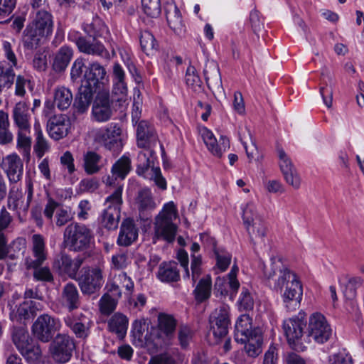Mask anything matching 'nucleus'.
Wrapping results in <instances>:
<instances>
[{"label":"nucleus","mask_w":364,"mask_h":364,"mask_svg":"<svg viewBox=\"0 0 364 364\" xmlns=\"http://www.w3.org/2000/svg\"><path fill=\"white\" fill-rule=\"evenodd\" d=\"M177 216V208L173 201H169L164 205L162 210L155 219L154 242H156V240H164L168 242H171L175 240L177 226L173 223V220L176 219Z\"/></svg>","instance_id":"obj_1"},{"label":"nucleus","mask_w":364,"mask_h":364,"mask_svg":"<svg viewBox=\"0 0 364 364\" xmlns=\"http://www.w3.org/2000/svg\"><path fill=\"white\" fill-rule=\"evenodd\" d=\"M11 336L12 343L28 364L36 363L40 360V346L33 340L25 327H14Z\"/></svg>","instance_id":"obj_2"},{"label":"nucleus","mask_w":364,"mask_h":364,"mask_svg":"<svg viewBox=\"0 0 364 364\" xmlns=\"http://www.w3.org/2000/svg\"><path fill=\"white\" fill-rule=\"evenodd\" d=\"M177 321L173 315L159 313L156 328H152L145 339L146 343H151L156 347L167 345L173 336Z\"/></svg>","instance_id":"obj_3"},{"label":"nucleus","mask_w":364,"mask_h":364,"mask_svg":"<svg viewBox=\"0 0 364 364\" xmlns=\"http://www.w3.org/2000/svg\"><path fill=\"white\" fill-rule=\"evenodd\" d=\"M242 220L250 241L254 245L263 242L267 234V226L257 214L253 203H247L242 208Z\"/></svg>","instance_id":"obj_4"},{"label":"nucleus","mask_w":364,"mask_h":364,"mask_svg":"<svg viewBox=\"0 0 364 364\" xmlns=\"http://www.w3.org/2000/svg\"><path fill=\"white\" fill-rule=\"evenodd\" d=\"M122 191L123 186H119L105 200L107 206L101 214L100 223L108 230H115L118 227L122 204Z\"/></svg>","instance_id":"obj_5"},{"label":"nucleus","mask_w":364,"mask_h":364,"mask_svg":"<svg viewBox=\"0 0 364 364\" xmlns=\"http://www.w3.org/2000/svg\"><path fill=\"white\" fill-rule=\"evenodd\" d=\"M90 240L91 232L82 224L70 223L63 233V243L70 250L80 251L86 249Z\"/></svg>","instance_id":"obj_6"},{"label":"nucleus","mask_w":364,"mask_h":364,"mask_svg":"<svg viewBox=\"0 0 364 364\" xmlns=\"http://www.w3.org/2000/svg\"><path fill=\"white\" fill-rule=\"evenodd\" d=\"M122 134V129L118 123H110L96 132L95 140L106 149L118 154L123 147Z\"/></svg>","instance_id":"obj_7"},{"label":"nucleus","mask_w":364,"mask_h":364,"mask_svg":"<svg viewBox=\"0 0 364 364\" xmlns=\"http://www.w3.org/2000/svg\"><path fill=\"white\" fill-rule=\"evenodd\" d=\"M332 331L331 325L322 314L316 312L309 316L306 336L315 343H326L331 338Z\"/></svg>","instance_id":"obj_8"},{"label":"nucleus","mask_w":364,"mask_h":364,"mask_svg":"<svg viewBox=\"0 0 364 364\" xmlns=\"http://www.w3.org/2000/svg\"><path fill=\"white\" fill-rule=\"evenodd\" d=\"M62 323L59 318L48 314L39 316L32 326L33 335L43 343L49 342L57 331L61 328Z\"/></svg>","instance_id":"obj_9"},{"label":"nucleus","mask_w":364,"mask_h":364,"mask_svg":"<svg viewBox=\"0 0 364 364\" xmlns=\"http://www.w3.org/2000/svg\"><path fill=\"white\" fill-rule=\"evenodd\" d=\"M75 348L74 340L65 334H58L50 346V353L57 363L68 362Z\"/></svg>","instance_id":"obj_10"},{"label":"nucleus","mask_w":364,"mask_h":364,"mask_svg":"<svg viewBox=\"0 0 364 364\" xmlns=\"http://www.w3.org/2000/svg\"><path fill=\"white\" fill-rule=\"evenodd\" d=\"M82 263V257L72 259L68 255L61 252L54 257L52 267L60 276L75 279Z\"/></svg>","instance_id":"obj_11"},{"label":"nucleus","mask_w":364,"mask_h":364,"mask_svg":"<svg viewBox=\"0 0 364 364\" xmlns=\"http://www.w3.org/2000/svg\"><path fill=\"white\" fill-rule=\"evenodd\" d=\"M102 269L100 267H88L78 279V284L83 294L90 295L99 291L104 284Z\"/></svg>","instance_id":"obj_12"},{"label":"nucleus","mask_w":364,"mask_h":364,"mask_svg":"<svg viewBox=\"0 0 364 364\" xmlns=\"http://www.w3.org/2000/svg\"><path fill=\"white\" fill-rule=\"evenodd\" d=\"M85 87L91 88L94 91L104 87L109 82L105 68L98 62H92L86 68L83 75Z\"/></svg>","instance_id":"obj_13"},{"label":"nucleus","mask_w":364,"mask_h":364,"mask_svg":"<svg viewBox=\"0 0 364 364\" xmlns=\"http://www.w3.org/2000/svg\"><path fill=\"white\" fill-rule=\"evenodd\" d=\"M112 101L110 100L109 93L102 90L98 92L92 104V119L97 122H106L109 121L113 114L112 107Z\"/></svg>","instance_id":"obj_14"},{"label":"nucleus","mask_w":364,"mask_h":364,"mask_svg":"<svg viewBox=\"0 0 364 364\" xmlns=\"http://www.w3.org/2000/svg\"><path fill=\"white\" fill-rule=\"evenodd\" d=\"M152 151L149 149L141 151L137 156L136 173L145 180L154 182H166V179L161 176L159 167L151 166V156Z\"/></svg>","instance_id":"obj_15"},{"label":"nucleus","mask_w":364,"mask_h":364,"mask_svg":"<svg viewBox=\"0 0 364 364\" xmlns=\"http://www.w3.org/2000/svg\"><path fill=\"white\" fill-rule=\"evenodd\" d=\"M306 325L302 316H296L284 320L282 328L288 343L294 350L299 349V343Z\"/></svg>","instance_id":"obj_16"},{"label":"nucleus","mask_w":364,"mask_h":364,"mask_svg":"<svg viewBox=\"0 0 364 364\" xmlns=\"http://www.w3.org/2000/svg\"><path fill=\"white\" fill-rule=\"evenodd\" d=\"M70 125L69 119L66 115H54L47 122V131L52 139L59 140L68 134Z\"/></svg>","instance_id":"obj_17"},{"label":"nucleus","mask_w":364,"mask_h":364,"mask_svg":"<svg viewBox=\"0 0 364 364\" xmlns=\"http://www.w3.org/2000/svg\"><path fill=\"white\" fill-rule=\"evenodd\" d=\"M31 242L32 257H26L25 264H43L48 257L45 238L40 234H34L31 237Z\"/></svg>","instance_id":"obj_18"},{"label":"nucleus","mask_w":364,"mask_h":364,"mask_svg":"<svg viewBox=\"0 0 364 364\" xmlns=\"http://www.w3.org/2000/svg\"><path fill=\"white\" fill-rule=\"evenodd\" d=\"M60 304L70 312L80 306V296L76 285L68 282L63 286L60 297Z\"/></svg>","instance_id":"obj_19"},{"label":"nucleus","mask_w":364,"mask_h":364,"mask_svg":"<svg viewBox=\"0 0 364 364\" xmlns=\"http://www.w3.org/2000/svg\"><path fill=\"white\" fill-rule=\"evenodd\" d=\"M26 192L27 193V202L26 203L22 200L23 193L18 190V188L13 186L10 191L9 196L8 198V206L9 209L13 210L21 209L23 211L28 210L29 204L33 198V183H27L26 187Z\"/></svg>","instance_id":"obj_20"},{"label":"nucleus","mask_w":364,"mask_h":364,"mask_svg":"<svg viewBox=\"0 0 364 364\" xmlns=\"http://www.w3.org/2000/svg\"><path fill=\"white\" fill-rule=\"evenodd\" d=\"M211 329L214 336L220 340L228 334V310L216 309L210 317Z\"/></svg>","instance_id":"obj_21"},{"label":"nucleus","mask_w":364,"mask_h":364,"mask_svg":"<svg viewBox=\"0 0 364 364\" xmlns=\"http://www.w3.org/2000/svg\"><path fill=\"white\" fill-rule=\"evenodd\" d=\"M137 144L141 148L154 145L158 136L154 127L146 121H141L136 128Z\"/></svg>","instance_id":"obj_22"},{"label":"nucleus","mask_w":364,"mask_h":364,"mask_svg":"<svg viewBox=\"0 0 364 364\" xmlns=\"http://www.w3.org/2000/svg\"><path fill=\"white\" fill-rule=\"evenodd\" d=\"M31 117L30 108L27 103L25 102H19L15 105L12 111V118L18 129L30 131Z\"/></svg>","instance_id":"obj_23"},{"label":"nucleus","mask_w":364,"mask_h":364,"mask_svg":"<svg viewBox=\"0 0 364 364\" xmlns=\"http://www.w3.org/2000/svg\"><path fill=\"white\" fill-rule=\"evenodd\" d=\"M75 43L81 53L100 57L108 55V52L104 45L95 37L92 40L87 39L85 37H79Z\"/></svg>","instance_id":"obj_24"},{"label":"nucleus","mask_w":364,"mask_h":364,"mask_svg":"<svg viewBox=\"0 0 364 364\" xmlns=\"http://www.w3.org/2000/svg\"><path fill=\"white\" fill-rule=\"evenodd\" d=\"M65 323L67 326L70 328L77 338H85L88 336L90 328V320L82 314L76 317L68 316L65 318Z\"/></svg>","instance_id":"obj_25"},{"label":"nucleus","mask_w":364,"mask_h":364,"mask_svg":"<svg viewBox=\"0 0 364 364\" xmlns=\"http://www.w3.org/2000/svg\"><path fill=\"white\" fill-rule=\"evenodd\" d=\"M138 237V229L134 220L131 218H126L121 224L119 236L117 240L119 246H129L132 244Z\"/></svg>","instance_id":"obj_26"},{"label":"nucleus","mask_w":364,"mask_h":364,"mask_svg":"<svg viewBox=\"0 0 364 364\" xmlns=\"http://www.w3.org/2000/svg\"><path fill=\"white\" fill-rule=\"evenodd\" d=\"M40 304L33 301H26L14 307L11 306L10 318L12 321L28 319L36 314L41 307Z\"/></svg>","instance_id":"obj_27"},{"label":"nucleus","mask_w":364,"mask_h":364,"mask_svg":"<svg viewBox=\"0 0 364 364\" xmlns=\"http://www.w3.org/2000/svg\"><path fill=\"white\" fill-rule=\"evenodd\" d=\"M4 172L9 182H18L23 175V164L20 158L15 154L8 156L3 163Z\"/></svg>","instance_id":"obj_28"},{"label":"nucleus","mask_w":364,"mask_h":364,"mask_svg":"<svg viewBox=\"0 0 364 364\" xmlns=\"http://www.w3.org/2000/svg\"><path fill=\"white\" fill-rule=\"evenodd\" d=\"M213 73L210 75L207 68L204 70L206 83L209 88L213 90L215 98L219 102L225 101L226 100V95L222 85L219 70L215 65H213Z\"/></svg>","instance_id":"obj_29"},{"label":"nucleus","mask_w":364,"mask_h":364,"mask_svg":"<svg viewBox=\"0 0 364 364\" xmlns=\"http://www.w3.org/2000/svg\"><path fill=\"white\" fill-rule=\"evenodd\" d=\"M156 278L163 283L176 282L180 279V273L176 262H164L160 264Z\"/></svg>","instance_id":"obj_30"},{"label":"nucleus","mask_w":364,"mask_h":364,"mask_svg":"<svg viewBox=\"0 0 364 364\" xmlns=\"http://www.w3.org/2000/svg\"><path fill=\"white\" fill-rule=\"evenodd\" d=\"M29 25L48 37L53 33V16L48 11L41 10L36 13L35 18Z\"/></svg>","instance_id":"obj_31"},{"label":"nucleus","mask_w":364,"mask_h":364,"mask_svg":"<svg viewBox=\"0 0 364 364\" xmlns=\"http://www.w3.org/2000/svg\"><path fill=\"white\" fill-rule=\"evenodd\" d=\"M254 330L252 326V318L247 314L241 315L237 320L235 331L234 338L237 343L243 344L246 342L249 335Z\"/></svg>","instance_id":"obj_32"},{"label":"nucleus","mask_w":364,"mask_h":364,"mask_svg":"<svg viewBox=\"0 0 364 364\" xmlns=\"http://www.w3.org/2000/svg\"><path fill=\"white\" fill-rule=\"evenodd\" d=\"M95 92L87 87L82 85L74 100L73 107L79 114H83L87 111L93 100V95Z\"/></svg>","instance_id":"obj_33"},{"label":"nucleus","mask_w":364,"mask_h":364,"mask_svg":"<svg viewBox=\"0 0 364 364\" xmlns=\"http://www.w3.org/2000/svg\"><path fill=\"white\" fill-rule=\"evenodd\" d=\"M262 333L259 328H254L252 333L249 335L245 346V349L247 355L250 357H257L262 351Z\"/></svg>","instance_id":"obj_34"},{"label":"nucleus","mask_w":364,"mask_h":364,"mask_svg":"<svg viewBox=\"0 0 364 364\" xmlns=\"http://www.w3.org/2000/svg\"><path fill=\"white\" fill-rule=\"evenodd\" d=\"M129 325L127 317L121 314L115 313L108 320V330L117 334L118 338H123L127 333Z\"/></svg>","instance_id":"obj_35"},{"label":"nucleus","mask_w":364,"mask_h":364,"mask_svg":"<svg viewBox=\"0 0 364 364\" xmlns=\"http://www.w3.org/2000/svg\"><path fill=\"white\" fill-rule=\"evenodd\" d=\"M303 287L299 278L287 283L286 289L283 294V299L286 304L294 303V307L298 306L302 299Z\"/></svg>","instance_id":"obj_36"},{"label":"nucleus","mask_w":364,"mask_h":364,"mask_svg":"<svg viewBox=\"0 0 364 364\" xmlns=\"http://www.w3.org/2000/svg\"><path fill=\"white\" fill-rule=\"evenodd\" d=\"M165 13L168 24L171 30L177 35L184 31V25L179 9L175 4H170L165 9Z\"/></svg>","instance_id":"obj_37"},{"label":"nucleus","mask_w":364,"mask_h":364,"mask_svg":"<svg viewBox=\"0 0 364 364\" xmlns=\"http://www.w3.org/2000/svg\"><path fill=\"white\" fill-rule=\"evenodd\" d=\"M131 170V160L124 155L112 165L111 168L112 179L114 181H124Z\"/></svg>","instance_id":"obj_38"},{"label":"nucleus","mask_w":364,"mask_h":364,"mask_svg":"<svg viewBox=\"0 0 364 364\" xmlns=\"http://www.w3.org/2000/svg\"><path fill=\"white\" fill-rule=\"evenodd\" d=\"M46 37L43 33L38 32L31 26L28 25L23 32V46L28 50L36 49Z\"/></svg>","instance_id":"obj_39"},{"label":"nucleus","mask_w":364,"mask_h":364,"mask_svg":"<svg viewBox=\"0 0 364 364\" xmlns=\"http://www.w3.org/2000/svg\"><path fill=\"white\" fill-rule=\"evenodd\" d=\"M73 50L68 46H62L55 54L53 68L56 72L64 71L68 67L72 57Z\"/></svg>","instance_id":"obj_40"},{"label":"nucleus","mask_w":364,"mask_h":364,"mask_svg":"<svg viewBox=\"0 0 364 364\" xmlns=\"http://www.w3.org/2000/svg\"><path fill=\"white\" fill-rule=\"evenodd\" d=\"M71 91L63 86L58 87L54 92V105L60 109H67L73 102Z\"/></svg>","instance_id":"obj_41"},{"label":"nucleus","mask_w":364,"mask_h":364,"mask_svg":"<svg viewBox=\"0 0 364 364\" xmlns=\"http://www.w3.org/2000/svg\"><path fill=\"white\" fill-rule=\"evenodd\" d=\"M240 139L242 141L250 161L257 160L259 158V152L256 146V141L253 139L250 129H245L243 133H240Z\"/></svg>","instance_id":"obj_42"},{"label":"nucleus","mask_w":364,"mask_h":364,"mask_svg":"<svg viewBox=\"0 0 364 364\" xmlns=\"http://www.w3.org/2000/svg\"><path fill=\"white\" fill-rule=\"evenodd\" d=\"M211 287L212 281L209 276L201 279L193 291L196 300L201 303L208 299L211 295Z\"/></svg>","instance_id":"obj_43"},{"label":"nucleus","mask_w":364,"mask_h":364,"mask_svg":"<svg viewBox=\"0 0 364 364\" xmlns=\"http://www.w3.org/2000/svg\"><path fill=\"white\" fill-rule=\"evenodd\" d=\"M27 269H33V277L35 281L42 282H53L54 277L50 267L47 266L43 267V264L32 265L31 264H25Z\"/></svg>","instance_id":"obj_44"},{"label":"nucleus","mask_w":364,"mask_h":364,"mask_svg":"<svg viewBox=\"0 0 364 364\" xmlns=\"http://www.w3.org/2000/svg\"><path fill=\"white\" fill-rule=\"evenodd\" d=\"M136 203L140 213L152 210L156 207L149 189H143L139 192Z\"/></svg>","instance_id":"obj_45"},{"label":"nucleus","mask_w":364,"mask_h":364,"mask_svg":"<svg viewBox=\"0 0 364 364\" xmlns=\"http://www.w3.org/2000/svg\"><path fill=\"white\" fill-rule=\"evenodd\" d=\"M84 169L87 174H95L100 171L101 156L94 151H88L84 156Z\"/></svg>","instance_id":"obj_46"},{"label":"nucleus","mask_w":364,"mask_h":364,"mask_svg":"<svg viewBox=\"0 0 364 364\" xmlns=\"http://www.w3.org/2000/svg\"><path fill=\"white\" fill-rule=\"evenodd\" d=\"M10 122L7 112L0 110V144L12 141L13 134L9 130Z\"/></svg>","instance_id":"obj_47"},{"label":"nucleus","mask_w":364,"mask_h":364,"mask_svg":"<svg viewBox=\"0 0 364 364\" xmlns=\"http://www.w3.org/2000/svg\"><path fill=\"white\" fill-rule=\"evenodd\" d=\"M34 130L36 139L33 146V150L37 156L38 158H41L48 150L49 146L47 140L43 135L39 122H36L34 124Z\"/></svg>","instance_id":"obj_48"},{"label":"nucleus","mask_w":364,"mask_h":364,"mask_svg":"<svg viewBox=\"0 0 364 364\" xmlns=\"http://www.w3.org/2000/svg\"><path fill=\"white\" fill-rule=\"evenodd\" d=\"M185 81L187 86L194 92L200 93L203 91L202 82L196 73L195 67L189 65L187 68Z\"/></svg>","instance_id":"obj_49"},{"label":"nucleus","mask_w":364,"mask_h":364,"mask_svg":"<svg viewBox=\"0 0 364 364\" xmlns=\"http://www.w3.org/2000/svg\"><path fill=\"white\" fill-rule=\"evenodd\" d=\"M29 134L30 131L18 129L17 146L23 156L27 160L30 158L31 148V138Z\"/></svg>","instance_id":"obj_50"},{"label":"nucleus","mask_w":364,"mask_h":364,"mask_svg":"<svg viewBox=\"0 0 364 364\" xmlns=\"http://www.w3.org/2000/svg\"><path fill=\"white\" fill-rule=\"evenodd\" d=\"M15 73L12 65H0V92L4 88H9L13 85Z\"/></svg>","instance_id":"obj_51"},{"label":"nucleus","mask_w":364,"mask_h":364,"mask_svg":"<svg viewBox=\"0 0 364 364\" xmlns=\"http://www.w3.org/2000/svg\"><path fill=\"white\" fill-rule=\"evenodd\" d=\"M200 132L204 143L209 151H210L215 156L220 157L222 156V149L217 143L216 139L211 131L204 127L201 129Z\"/></svg>","instance_id":"obj_52"},{"label":"nucleus","mask_w":364,"mask_h":364,"mask_svg":"<svg viewBox=\"0 0 364 364\" xmlns=\"http://www.w3.org/2000/svg\"><path fill=\"white\" fill-rule=\"evenodd\" d=\"M298 279L297 275L289 269L288 268H283L279 269L278 279L276 280L274 288L277 290H282L287 284H290L293 280L295 281Z\"/></svg>","instance_id":"obj_53"},{"label":"nucleus","mask_w":364,"mask_h":364,"mask_svg":"<svg viewBox=\"0 0 364 364\" xmlns=\"http://www.w3.org/2000/svg\"><path fill=\"white\" fill-rule=\"evenodd\" d=\"M326 77L327 80L324 81L323 85L320 87V94L322 96L323 103L328 108H330L332 106L334 82L331 75H328Z\"/></svg>","instance_id":"obj_54"},{"label":"nucleus","mask_w":364,"mask_h":364,"mask_svg":"<svg viewBox=\"0 0 364 364\" xmlns=\"http://www.w3.org/2000/svg\"><path fill=\"white\" fill-rule=\"evenodd\" d=\"M140 45L141 49L147 55H149L156 48L154 36L149 31H144L140 34Z\"/></svg>","instance_id":"obj_55"},{"label":"nucleus","mask_w":364,"mask_h":364,"mask_svg":"<svg viewBox=\"0 0 364 364\" xmlns=\"http://www.w3.org/2000/svg\"><path fill=\"white\" fill-rule=\"evenodd\" d=\"M237 305L240 311H249L253 309L254 300L247 288H242Z\"/></svg>","instance_id":"obj_56"},{"label":"nucleus","mask_w":364,"mask_h":364,"mask_svg":"<svg viewBox=\"0 0 364 364\" xmlns=\"http://www.w3.org/2000/svg\"><path fill=\"white\" fill-rule=\"evenodd\" d=\"M239 273V267L236 264H234L229 272V298L232 299L237 292L240 287V281L237 276Z\"/></svg>","instance_id":"obj_57"},{"label":"nucleus","mask_w":364,"mask_h":364,"mask_svg":"<svg viewBox=\"0 0 364 364\" xmlns=\"http://www.w3.org/2000/svg\"><path fill=\"white\" fill-rule=\"evenodd\" d=\"M363 279L361 277H353L350 278L346 284L344 295L348 299H353L356 296V289L361 287Z\"/></svg>","instance_id":"obj_58"},{"label":"nucleus","mask_w":364,"mask_h":364,"mask_svg":"<svg viewBox=\"0 0 364 364\" xmlns=\"http://www.w3.org/2000/svg\"><path fill=\"white\" fill-rule=\"evenodd\" d=\"M26 247V240L23 237H18L9 245V258L14 259L23 254Z\"/></svg>","instance_id":"obj_59"},{"label":"nucleus","mask_w":364,"mask_h":364,"mask_svg":"<svg viewBox=\"0 0 364 364\" xmlns=\"http://www.w3.org/2000/svg\"><path fill=\"white\" fill-rule=\"evenodd\" d=\"M144 13L151 17H157L161 13L160 0H141Z\"/></svg>","instance_id":"obj_60"},{"label":"nucleus","mask_w":364,"mask_h":364,"mask_svg":"<svg viewBox=\"0 0 364 364\" xmlns=\"http://www.w3.org/2000/svg\"><path fill=\"white\" fill-rule=\"evenodd\" d=\"M117 299L113 298L109 294H105L100 300V309L103 314H109L117 305Z\"/></svg>","instance_id":"obj_61"},{"label":"nucleus","mask_w":364,"mask_h":364,"mask_svg":"<svg viewBox=\"0 0 364 364\" xmlns=\"http://www.w3.org/2000/svg\"><path fill=\"white\" fill-rule=\"evenodd\" d=\"M129 259L127 253L124 252L113 255L111 258L110 267L112 269L120 270L127 267Z\"/></svg>","instance_id":"obj_62"},{"label":"nucleus","mask_w":364,"mask_h":364,"mask_svg":"<svg viewBox=\"0 0 364 364\" xmlns=\"http://www.w3.org/2000/svg\"><path fill=\"white\" fill-rule=\"evenodd\" d=\"M214 293L217 297H225L228 294V276H218L216 278Z\"/></svg>","instance_id":"obj_63"},{"label":"nucleus","mask_w":364,"mask_h":364,"mask_svg":"<svg viewBox=\"0 0 364 364\" xmlns=\"http://www.w3.org/2000/svg\"><path fill=\"white\" fill-rule=\"evenodd\" d=\"M83 58H78L73 63L70 70V78L75 82L81 78L82 73L86 70Z\"/></svg>","instance_id":"obj_64"}]
</instances>
